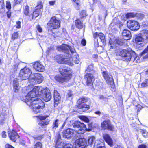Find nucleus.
Instances as JSON below:
<instances>
[{
    "label": "nucleus",
    "instance_id": "obj_1",
    "mask_svg": "<svg viewBox=\"0 0 148 148\" xmlns=\"http://www.w3.org/2000/svg\"><path fill=\"white\" fill-rule=\"evenodd\" d=\"M38 96L46 102L50 101L51 98L49 90L47 88H44L41 86L34 87L26 96L21 98V100L29 106L35 114L40 112L44 107V103L42 100L36 98Z\"/></svg>",
    "mask_w": 148,
    "mask_h": 148
},
{
    "label": "nucleus",
    "instance_id": "obj_2",
    "mask_svg": "<svg viewBox=\"0 0 148 148\" xmlns=\"http://www.w3.org/2000/svg\"><path fill=\"white\" fill-rule=\"evenodd\" d=\"M73 126L74 128V129L68 128L62 132V135L63 137L69 138L71 137L74 133V130L77 133L83 134L86 130L85 125L79 121L75 122L73 124Z\"/></svg>",
    "mask_w": 148,
    "mask_h": 148
},
{
    "label": "nucleus",
    "instance_id": "obj_3",
    "mask_svg": "<svg viewBox=\"0 0 148 148\" xmlns=\"http://www.w3.org/2000/svg\"><path fill=\"white\" fill-rule=\"evenodd\" d=\"M57 49L59 51L64 52V53H68V54H69L71 56H68V58L70 59L73 64V62L76 64L79 63V57L73 47H69L65 44H62L61 46L58 47Z\"/></svg>",
    "mask_w": 148,
    "mask_h": 148
},
{
    "label": "nucleus",
    "instance_id": "obj_4",
    "mask_svg": "<svg viewBox=\"0 0 148 148\" xmlns=\"http://www.w3.org/2000/svg\"><path fill=\"white\" fill-rule=\"evenodd\" d=\"M59 70L62 75H58L55 77V79L57 82L62 84L71 79L72 77V71L70 69L64 67L60 68Z\"/></svg>",
    "mask_w": 148,
    "mask_h": 148
},
{
    "label": "nucleus",
    "instance_id": "obj_5",
    "mask_svg": "<svg viewBox=\"0 0 148 148\" xmlns=\"http://www.w3.org/2000/svg\"><path fill=\"white\" fill-rule=\"evenodd\" d=\"M119 55L124 57L127 61L131 60L133 62H134L137 58L136 55L134 52H130L125 49L121 51Z\"/></svg>",
    "mask_w": 148,
    "mask_h": 148
},
{
    "label": "nucleus",
    "instance_id": "obj_6",
    "mask_svg": "<svg viewBox=\"0 0 148 148\" xmlns=\"http://www.w3.org/2000/svg\"><path fill=\"white\" fill-rule=\"evenodd\" d=\"M65 53V54L64 56L61 54L56 56L55 58L56 62L58 63L65 64L71 66H73L72 62L70 58H68V56H71V55H70L69 54H68V53Z\"/></svg>",
    "mask_w": 148,
    "mask_h": 148
},
{
    "label": "nucleus",
    "instance_id": "obj_7",
    "mask_svg": "<svg viewBox=\"0 0 148 148\" xmlns=\"http://www.w3.org/2000/svg\"><path fill=\"white\" fill-rule=\"evenodd\" d=\"M43 80L42 75L40 73L32 74L28 79L29 82L34 84H39L41 83Z\"/></svg>",
    "mask_w": 148,
    "mask_h": 148
},
{
    "label": "nucleus",
    "instance_id": "obj_8",
    "mask_svg": "<svg viewBox=\"0 0 148 148\" xmlns=\"http://www.w3.org/2000/svg\"><path fill=\"white\" fill-rule=\"evenodd\" d=\"M32 72L29 68L25 67L20 71L19 76L22 80H26L30 77V75H32Z\"/></svg>",
    "mask_w": 148,
    "mask_h": 148
},
{
    "label": "nucleus",
    "instance_id": "obj_9",
    "mask_svg": "<svg viewBox=\"0 0 148 148\" xmlns=\"http://www.w3.org/2000/svg\"><path fill=\"white\" fill-rule=\"evenodd\" d=\"M43 5L41 2L38 4L36 7L35 10L32 14L29 15V18L30 20H32L34 18H35L41 14V10Z\"/></svg>",
    "mask_w": 148,
    "mask_h": 148
},
{
    "label": "nucleus",
    "instance_id": "obj_10",
    "mask_svg": "<svg viewBox=\"0 0 148 148\" xmlns=\"http://www.w3.org/2000/svg\"><path fill=\"white\" fill-rule=\"evenodd\" d=\"M48 26L53 29L59 28L60 26V22L57 20L55 17H52L49 21L47 23Z\"/></svg>",
    "mask_w": 148,
    "mask_h": 148
},
{
    "label": "nucleus",
    "instance_id": "obj_11",
    "mask_svg": "<svg viewBox=\"0 0 148 148\" xmlns=\"http://www.w3.org/2000/svg\"><path fill=\"white\" fill-rule=\"evenodd\" d=\"M103 75L107 84L110 86L112 88L114 89L115 86L112 76L108 74L107 72L106 71L103 72Z\"/></svg>",
    "mask_w": 148,
    "mask_h": 148
},
{
    "label": "nucleus",
    "instance_id": "obj_12",
    "mask_svg": "<svg viewBox=\"0 0 148 148\" xmlns=\"http://www.w3.org/2000/svg\"><path fill=\"white\" fill-rule=\"evenodd\" d=\"M127 25L128 27L133 31L137 30L139 28V24L134 20H130L128 21Z\"/></svg>",
    "mask_w": 148,
    "mask_h": 148
},
{
    "label": "nucleus",
    "instance_id": "obj_13",
    "mask_svg": "<svg viewBox=\"0 0 148 148\" xmlns=\"http://www.w3.org/2000/svg\"><path fill=\"white\" fill-rule=\"evenodd\" d=\"M56 148H64V143L61 138L60 134L57 133L55 138Z\"/></svg>",
    "mask_w": 148,
    "mask_h": 148
},
{
    "label": "nucleus",
    "instance_id": "obj_14",
    "mask_svg": "<svg viewBox=\"0 0 148 148\" xmlns=\"http://www.w3.org/2000/svg\"><path fill=\"white\" fill-rule=\"evenodd\" d=\"M101 125L102 128L104 130H112L113 128L112 125L111 124L110 121L109 120H106L102 123Z\"/></svg>",
    "mask_w": 148,
    "mask_h": 148
},
{
    "label": "nucleus",
    "instance_id": "obj_15",
    "mask_svg": "<svg viewBox=\"0 0 148 148\" xmlns=\"http://www.w3.org/2000/svg\"><path fill=\"white\" fill-rule=\"evenodd\" d=\"M85 78L86 80L87 85L90 86L92 84L94 79L92 74L90 73H88L85 75Z\"/></svg>",
    "mask_w": 148,
    "mask_h": 148
},
{
    "label": "nucleus",
    "instance_id": "obj_16",
    "mask_svg": "<svg viewBox=\"0 0 148 148\" xmlns=\"http://www.w3.org/2000/svg\"><path fill=\"white\" fill-rule=\"evenodd\" d=\"M34 69L37 71L40 72H42L45 70L44 66L41 62H37L34 64Z\"/></svg>",
    "mask_w": 148,
    "mask_h": 148
},
{
    "label": "nucleus",
    "instance_id": "obj_17",
    "mask_svg": "<svg viewBox=\"0 0 148 148\" xmlns=\"http://www.w3.org/2000/svg\"><path fill=\"white\" fill-rule=\"evenodd\" d=\"M94 148H106L105 147L104 140L100 139H97L95 142Z\"/></svg>",
    "mask_w": 148,
    "mask_h": 148
},
{
    "label": "nucleus",
    "instance_id": "obj_18",
    "mask_svg": "<svg viewBox=\"0 0 148 148\" xmlns=\"http://www.w3.org/2000/svg\"><path fill=\"white\" fill-rule=\"evenodd\" d=\"M48 117V116H39L38 117L40 121L38 124L41 126H44L49 124V120H45Z\"/></svg>",
    "mask_w": 148,
    "mask_h": 148
},
{
    "label": "nucleus",
    "instance_id": "obj_19",
    "mask_svg": "<svg viewBox=\"0 0 148 148\" xmlns=\"http://www.w3.org/2000/svg\"><path fill=\"white\" fill-rule=\"evenodd\" d=\"M75 144L80 146L81 147H84V148L86 146L87 143L86 140L84 138H80L76 140L75 142Z\"/></svg>",
    "mask_w": 148,
    "mask_h": 148
},
{
    "label": "nucleus",
    "instance_id": "obj_20",
    "mask_svg": "<svg viewBox=\"0 0 148 148\" xmlns=\"http://www.w3.org/2000/svg\"><path fill=\"white\" fill-rule=\"evenodd\" d=\"M8 134L10 139L14 142H15L16 139L19 138L17 133L14 130L8 131Z\"/></svg>",
    "mask_w": 148,
    "mask_h": 148
},
{
    "label": "nucleus",
    "instance_id": "obj_21",
    "mask_svg": "<svg viewBox=\"0 0 148 148\" xmlns=\"http://www.w3.org/2000/svg\"><path fill=\"white\" fill-rule=\"evenodd\" d=\"M122 35L123 36V38L126 40H129L131 37V32L127 29H125L123 30Z\"/></svg>",
    "mask_w": 148,
    "mask_h": 148
},
{
    "label": "nucleus",
    "instance_id": "obj_22",
    "mask_svg": "<svg viewBox=\"0 0 148 148\" xmlns=\"http://www.w3.org/2000/svg\"><path fill=\"white\" fill-rule=\"evenodd\" d=\"M54 100L55 106L57 105L60 101L61 97L60 94L56 90H54Z\"/></svg>",
    "mask_w": 148,
    "mask_h": 148
},
{
    "label": "nucleus",
    "instance_id": "obj_23",
    "mask_svg": "<svg viewBox=\"0 0 148 148\" xmlns=\"http://www.w3.org/2000/svg\"><path fill=\"white\" fill-rule=\"evenodd\" d=\"M103 138L105 141L110 146L112 147L113 146V141L108 134H104L103 135Z\"/></svg>",
    "mask_w": 148,
    "mask_h": 148
},
{
    "label": "nucleus",
    "instance_id": "obj_24",
    "mask_svg": "<svg viewBox=\"0 0 148 148\" xmlns=\"http://www.w3.org/2000/svg\"><path fill=\"white\" fill-rule=\"evenodd\" d=\"M13 85L14 92H17L19 88L18 81L17 79H15L13 81Z\"/></svg>",
    "mask_w": 148,
    "mask_h": 148
},
{
    "label": "nucleus",
    "instance_id": "obj_25",
    "mask_svg": "<svg viewBox=\"0 0 148 148\" xmlns=\"http://www.w3.org/2000/svg\"><path fill=\"white\" fill-rule=\"evenodd\" d=\"M109 43L110 45L111 48H112L114 47H116V45H116L117 44L118 45L121 44L117 40L115 39L112 40V38H111L110 39Z\"/></svg>",
    "mask_w": 148,
    "mask_h": 148
},
{
    "label": "nucleus",
    "instance_id": "obj_26",
    "mask_svg": "<svg viewBox=\"0 0 148 148\" xmlns=\"http://www.w3.org/2000/svg\"><path fill=\"white\" fill-rule=\"evenodd\" d=\"M75 25L77 27L81 29L83 27V24L79 19H77L75 21Z\"/></svg>",
    "mask_w": 148,
    "mask_h": 148
},
{
    "label": "nucleus",
    "instance_id": "obj_27",
    "mask_svg": "<svg viewBox=\"0 0 148 148\" xmlns=\"http://www.w3.org/2000/svg\"><path fill=\"white\" fill-rule=\"evenodd\" d=\"M145 39L143 37L140 36L137 37L135 39V41L136 43L139 45L141 44L143 42Z\"/></svg>",
    "mask_w": 148,
    "mask_h": 148
},
{
    "label": "nucleus",
    "instance_id": "obj_28",
    "mask_svg": "<svg viewBox=\"0 0 148 148\" xmlns=\"http://www.w3.org/2000/svg\"><path fill=\"white\" fill-rule=\"evenodd\" d=\"M141 56H143V58H148V46L141 53Z\"/></svg>",
    "mask_w": 148,
    "mask_h": 148
},
{
    "label": "nucleus",
    "instance_id": "obj_29",
    "mask_svg": "<svg viewBox=\"0 0 148 148\" xmlns=\"http://www.w3.org/2000/svg\"><path fill=\"white\" fill-rule=\"evenodd\" d=\"M142 36L145 39H148V30H143L141 33Z\"/></svg>",
    "mask_w": 148,
    "mask_h": 148
},
{
    "label": "nucleus",
    "instance_id": "obj_30",
    "mask_svg": "<svg viewBox=\"0 0 148 148\" xmlns=\"http://www.w3.org/2000/svg\"><path fill=\"white\" fill-rule=\"evenodd\" d=\"M98 37L100 39L102 43L104 44L105 42V37L104 34L102 33H98Z\"/></svg>",
    "mask_w": 148,
    "mask_h": 148
},
{
    "label": "nucleus",
    "instance_id": "obj_31",
    "mask_svg": "<svg viewBox=\"0 0 148 148\" xmlns=\"http://www.w3.org/2000/svg\"><path fill=\"white\" fill-rule=\"evenodd\" d=\"M79 107H80V108L82 109L83 112L85 111L88 110L90 108L89 106L86 105L85 104L80 105Z\"/></svg>",
    "mask_w": 148,
    "mask_h": 148
},
{
    "label": "nucleus",
    "instance_id": "obj_32",
    "mask_svg": "<svg viewBox=\"0 0 148 148\" xmlns=\"http://www.w3.org/2000/svg\"><path fill=\"white\" fill-rule=\"evenodd\" d=\"M59 121L57 119L55 120L53 123L52 125V128L53 129H56L58 127Z\"/></svg>",
    "mask_w": 148,
    "mask_h": 148
},
{
    "label": "nucleus",
    "instance_id": "obj_33",
    "mask_svg": "<svg viewBox=\"0 0 148 148\" xmlns=\"http://www.w3.org/2000/svg\"><path fill=\"white\" fill-rule=\"evenodd\" d=\"M88 101L87 98L85 97H83L80 98L77 101V103L78 104L80 105L81 104L84 102H86Z\"/></svg>",
    "mask_w": 148,
    "mask_h": 148
},
{
    "label": "nucleus",
    "instance_id": "obj_34",
    "mask_svg": "<svg viewBox=\"0 0 148 148\" xmlns=\"http://www.w3.org/2000/svg\"><path fill=\"white\" fill-rule=\"evenodd\" d=\"M136 15V14L135 13H128L126 15V18L129 19L130 18H134Z\"/></svg>",
    "mask_w": 148,
    "mask_h": 148
},
{
    "label": "nucleus",
    "instance_id": "obj_35",
    "mask_svg": "<svg viewBox=\"0 0 148 148\" xmlns=\"http://www.w3.org/2000/svg\"><path fill=\"white\" fill-rule=\"evenodd\" d=\"M95 139V138L94 136H91L90 137L88 140V144L91 145L93 143V142Z\"/></svg>",
    "mask_w": 148,
    "mask_h": 148
},
{
    "label": "nucleus",
    "instance_id": "obj_36",
    "mask_svg": "<svg viewBox=\"0 0 148 148\" xmlns=\"http://www.w3.org/2000/svg\"><path fill=\"white\" fill-rule=\"evenodd\" d=\"M29 11V7L26 6L24 8L23 13L26 16L28 15V14Z\"/></svg>",
    "mask_w": 148,
    "mask_h": 148
},
{
    "label": "nucleus",
    "instance_id": "obj_37",
    "mask_svg": "<svg viewBox=\"0 0 148 148\" xmlns=\"http://www.w3.org/2000/svg\"><path fill=\"white\" fill-rule=\"evenodd\" d=\"M80 119L86 123H88L89 121V118L85 116H82L80 117Z\"/></svg>",
    "mask_w": 148,
    "mask_h": 148
},
{
    "label": "nucleus",
    "instance_id": "obj_38",
    "mask_svg": "<svg viewBox=\"0 0 148 148\" xmlns=\"http://www.w3.org/2000/svg\"><path fill=\"white\" fill-rule=\"evenodd\" d=\"M4 2H0V12L3 13L4 11Z\"/></svg>",
    "mask_w": 148,
    "mask_h": 148
},
{
    "label": "nucleus",
    "instance_id": "obj_39",
    "mask_svg": "<svg viewBox=\"0 0 148 148\" xmlns=\"http://www.w3.org/2000/svg\"><path fill=\"white\" fill-rule=\"evenodd\" d=\"M140 132L144 137H147L148 136V133L146 130H141Z\"/></svg>",
    "mask_w": 148,
    "mask_h": 148
},
{
    "label": "nucleus",
    "instance_id": "obj_40",
    "mask_svg": "<svg viewBox=\"0 0 148 148\" xmlns=\"http://www.w3.org/2000/svg\"><path fill=\"white\" fill-rule=\"evenodd\" d=\"M93 71V65H90L88 66L87 69L86 70V72H91Z\"/></svg>",
    "mask_w": 148,
    "mask_h": 148
},
{
    "label": "nucleus",
    "instance_id": "obj_41",
    "mask_svg": "<svg viewBox=\"0 0 148 148\" xmlns=\"http://www.w3.org/2000/svg\"><path fill=\"white\" fill-rule=\"evenodd\" d=\"M18 37V34L16 32L14 33L13 34L12 36V39L14 40L15 39H17Z\"/></svg>",
    "mask_w": 148,
    "mask_h": 148
},
{
    "label": "nucleus",
    "instance_id": "obj_42",
    "mask_svg": "<svg viewBox=\"0 0 148 148\" xmlns=\"http://www.w3.org/2000/svg\"><path fill=\"white\" fill-rule=\"evenodd\" d=\"M6 7L8 10H10L11 9V4L9 1L6 2Z\"/></svg>",
    "mask_w": 148,
    "mask_h": 148
},
{
    "label": "nucleus",
    "instance_id": "obj_43",
    "mask_svg": "<svg viewBox=\"0 0 148 148\" xmlns=\"http://www.w3.org/2000/svg\"><path fill=\"white\" fill-rule=\"evenodd\" d=\"M141 86L143 87H146L148 86V79H145L141 84Z\"/></svg>",
    "mask_w": 148,
    "mask_h": 148
},
{
    "label": "nucleus",
    "instance_id": "obj_44",
    "mask_svg": "<svg viewBox=\"0 0 148 148\" xmlns=\"http://www.w3.org/2000/svg\"><path fill=\"white\" fill-rule=\"evenodd\" d=\"M34 148H42V144L38 142L35 144Z\"/></svg>",
    "mask_w": 148,
    "mask_h": 148
},
{
    "label": "nucleus",
    "instance_id": "obj_45",
    "mask_svg": "<svg viewBox=\"0 0 148 148\" xmlns=\"http://www.w3.org/2000/svg\"><path fill=\"white\" fill-rule=\"evenodd\" d=\"M33 137L34 139L37 140H40L43 138L42 136L41 135L35 136Z\"/></svg>",
    "mask_w": 148,
    "mask_h": 148
},
{
    "label": "nucleus",
    "instance_id": "obj_46",
    "mask_svg": "<svg viewBox=\"0 0 148 148\" xmlns=\"http://www.w3.org/2000/svg\"><path fill=\"white\" fill-rule=\"evenodd\" d=\"M80 16L82 18L85 17L86 16V12L84 10L81 11L80 13Z\"/></svg>",
    "mask_w": 148,
    "mask_h": 148
},
{
    "label": "nucleus",
    "instance_id": "obj_47",
    "mask_svg": "<svg viewBox=\"0 0 148 148\" xmlns=\"http://www.w3.org/2000/svg\"><path fill=\"white\" fill-rule=\"evenodd\" d=\"M64 148H73V145L70 144H65L64 145Z\"/></svg>",
    "mask_w": 148,
    "mask_h": 148
},
{
    "label": "nucleus",
    "instance_id": "obj_48",
    "mask_svg": "<svg viewBox=\"0 0 148 148\" xmlns=\"http://www.w3.org/2000/svg\"><path fill=\"white\" fill-rule=\"evenodd\" d=\"M142 108V106L139 104H138L136 106V109L137 110L138 112Z\"/></svg>",
    "mask_w": 148,
    "mask_h": 148
},
{
    "label": "nucleus",
    "instance_id": "obj_49",
    "mask_svg": "<svg viewBox=\"0 0 148 148\" xmlns=\"http://www.w3.org/2000/svg\"><path fill=\"white\" fill-rule=\"evenodd\" d=\"M73 95V94L70 91H69L67 92V97L68 98L70 97H72Z\"/></svg>",
    "mask_w": 148,
    "mask_h": 148
},
{
    "label": "nucleus",
    "instance_id": "obj_50",
    "mask_svg": "<svg viewBox=\"0 0 148 148\" xmlns=\"http://www.w3.org/2000/svg\"><path fill=\"white\" fill-rule=\"evenodd\" d=\"M36 28L37 29V30L40 33L42 32V29L40 25H37V26Z\"/></svg>",
    "mask_w": 148,
    "mask_h": 148
},
{
    "label": "nucleus",
    "instance_id": "obj_51",
    "mask_svg": "<svg viewBox=\"0 0 148 148\" xmlns=\"http://www.w3.org/2000/svg\"><path fill=\"white\" fill-rule=\"evenodd\" d=\"M20 143L22 145H25L26 143V141L24 139H21L20 140Z\"/></svg>",
    "mask_w": 148,
    "mask_h": 148
},
{
    "label": "nucleus",
    "instance_id": "obj_52",
    "mask_svg": "<svg viewBox=\"0 0 148 148\" xmlns=\"http://www.w3.org/2000/svg\"><path fill=\"white\" fill-rule=\"evenodd\" d=\"M16 25H17L16 26V27L18 29L20 28H21V22L19 21H18L16 22Z\"/></svg>",
    "mask_w": 148,
    "mask_h": 148
},
{
    "label": "nucleus",
    "instance_id": "obj_53",
    "mask_svg": "<svg viewBox=\"0 0 148 148\" xmlns=\"http://www.w3.org/2000/svg\"><path fill=\"white\" fill-rule=\"evenodd\" d=\"M5 148H14L12 146L9 144H7L5 146Z\"/></svg>",
    "mask_w": 148,
    "mask_h": 148
},
{
    "label": "nucleus",
    "instance_id": "obj_54",
    "mask_svg": "<svg viewBox=\"0 0 148 148\" xmlns=\"http://www.w3.org/2000/svg\"><path fill=\"white\" fill-rule=\"evenodd\" d=\"M56 2V1L55 0L53 1H49V4L51 5H53Z\"/></svg>",
    "mask_w": 148,
    "mask_h": 148
},
{
    "label": "nucleus",
    "instance_id": "obj_55",
    "mask_svg": "<svg viewBox=\"0 0 148 148\" xmlns=\"http://www.w3.org/2000/svg\"><path fill=\"white\" fill-rule=\"evenodd\" d=\"M99 98L101 100H105L106 99V98L104 97L102 95H99Z\"/></svg>",
    "mask_w": 148,
    "mask_h": 148
},
{
    "label": "nucleus",
    "instance_id": "obj_56",
    "mask_svg": "<svg viewBox=\"0 0 148 148\" xmlns=\"http://www.w3.org/2000/svg\"><path fill=\"white\" fill-rule=\"evenodd\" d=\"M2 137L3 138H5L6 137V132L5 131H3L2 132Z\"/></svg>",
    "mask_w": 148,
    "mask_h": 148
},
{
    "label": "nucleus",
    "instance_id": "obj_57",
    "mask_svg": "<svg viewBox=\"0 0 148 148\" xmlns=\"http://www.w3.org/2000/svg\"><path fill=\"white\" fill-rule=\"evenodd\" d=\"M86 40L84 39H82L81 41V44L83 46L85 45L86 44Z\"/></svg>",
    "mask_w": 148,
    "mask_h": 148
},
{
    "label": "nucleus",
    "instance_id": "obj_58",
    "mask_svg": "<svg viewBox=\"0 0 148 148\" xmlns=\"http://www.w3.org/2000/svg\"><path fill=\"white\" fill-rule=\"evenodd\" d=\"M7 14L8 18H10L11 14V12L10 11V10H8V11L7 12Z\"/></svg>",
    "mask_w": 148,
    "mask_h": 148
},
{
    "label": "nucleus",
    "instance_id": "obj_59",
    "mask_svg": "<svg viewBox=\"0 0 148 148\" xmlns=\"http://www.w3.org/2000/svg\"><path fill=\"white\" fill-rule=\"evenodd\" d=\"M138 148H147L146 146L144 144L140 145Z\"/></svg>",
    "mask_w": 148,
    "mask_h": 148
},
{
    "label": "nucleus",
    "instance_id": "obj_60",
    "mask_svg": "<svg viewBox=\"0 0 148 148\" xmlns=\"http://www.w3.org/2000/svg\"><path fill=\"white\" fill-rule=\"evenodd\" d=\"M98 33L99 32H95L93 34V37L94 38H96L97 37H98Z\"/></svg>",
    "mask_w": 148,
    "mask_h": 148
},
{
    "label": "nucleus",
    "instance_id": "obj_61",
    "mask_svg": "<svg viewBox=\"0 0 148 148\" xmlns=\"http://www.w3.org/2000/svg\"><path fill=\"white\" fill-rule=\"evenodd\" d=\"M22 0H14V1L16 4H19Z\"/></svg>",
    "mask_w": 148,
    "mask_h": 148
},
{
    "label": "nucleus",
    "instance_id": "obj_62",
    "mask_svg": "<svg viewBox=\"0 0 148 148\" xmlns=\"http://www.w3.org/2000/svg\"><path fill=\"white\" fill-rule=\"evenodd\" d=\"M75 148H84V147H80V146H78L77 145H75V146L74 147Z\"/></svg>",
    "mask_w": 148,
    "mask_h": 148
},
{
    "label": "nucleus",
    "instance_id": "obj_63",
    "mask_svg": "<svg viewBox=\"0 0 148 148\" xmlns=\"http://www.w3.org/2000/svg\"><path fill=\"white\" fill-rule=\"evenodd\" d=\"M96 114L99 115L101 114V112L99 111H96L95 113Z\"/></svg>",
    "mask_w": 148,
    "mask_h": 148
},
{
    "label": "nucleus",
    "instance_id": "obj_64",
    "mask_svg": "<svg viewBox=\"0 0 148 148\" xmlns=\"http://www.w3.org/2000/svg\"><path fill=\"white\" fill-rule=\"evenodd\" d=\"M93 58H97L98 57V55L97 54H94L92 55Z\"/></svg>",
    "mask_w": 148,
    "mask_h": 148
}]
</instances>
